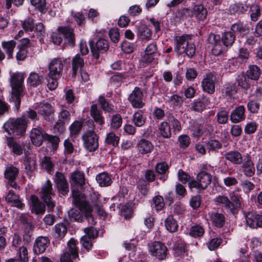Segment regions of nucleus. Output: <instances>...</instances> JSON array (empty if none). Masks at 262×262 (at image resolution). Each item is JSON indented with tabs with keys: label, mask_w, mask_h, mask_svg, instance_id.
Returning a JSON list of instances; mask_svg holds the SVG:
<instances>
[{
	"label": "nucleus",
	"mask_w": 262,
	"mask_h": 262,
	"mask_svg": "<svg viewBox=\"0 0 262 262\" xmlns=\"http://www.w3.org/2000/svg\"><path fill=\"white\" fill-rule=\"evenodd\" d=\"M122 123V118L120 114H115L112 116L110 123L112 128L117 129L121 126Z\"/></svg>",
	"instance_id": "obj_56"
},
{
	"label": "nucleus",
	"mask_w": 262,
	"mask_h": 262,
	"mask_svg": "<svg viewBox=\"0 0 262 262\" xmlns=\"http://www.w3.org/2000/svg\"><path fill=\"white\" fill-rule=\"evenodd\" d=\"M59 33L63 34L64 38L71 46H73L75 42V36L74 30L68 26H61L58 28Z\"/></svg>",
	"instance_id": "obj_20"
},
{
	"label": "nucleus",
	"mask_w": 262,
	"mask_h": 262,
	"mask_svg": "<svg viewBox=\"0 0 262 262\" xmlns=\"http://www.w3.org/2000/svg\"><path fill=\"white\" fill-rule=\"evenodd\" d=\"M27 121L24 116L14 119H10L3 125L6 132L9 135H22L25 133Z\"/></svg>",
	"instance_id": "obj_3"
},
{
	"label": "nucleus",
	"mask_w": 262,
	"mask_h": 262,
	"mask_svg": "<svg viewBox=\"0 0 262 262\" xmlns=\"http://www.w3.org/2000/svg\"><path fill=\"white\" fill-rule=\"evenodd\" d=\"M83 126V122L80 121H75L70 126L69 129L71 136H76L81 131Z\"/></svg>",
	"instance_id": "obj_54"
},
{
	"label": "nucleus",
	"mask_w": 262,
	"mask_h": 262,
	"mask_svg": "<svg viewBox=\"0 0 262 262\" xmlns=\"http://www.w3.org/2000/svg\"><path fill=\"white\" fill-rule=\"evenodd\" d=\"M247 77L244 73H241L237 75L236 78V81L238 85L244 89L247 90L250 88V84L247 80Z\"/></svg>",
	"instance_id": "obj_53"
},
{
	"label": "nucleus",
	"mask_w": 262,
	"mask_h": 262,
	"mask_svg": "<svg viewBox=\"0 0 262 262\" xmlns=\"http://www.w3.org/2000/svg\"><path fill=\"white\" fill-rule=\"evenodd\" d=\"M235 40V35L232 32L228 31L224 33L222 35L221 41L224 46L231 47Z\"/></svg>",
	"instance_id": "obj_48"
},
{
	"label": "nucleus",
	"mask_w": 262,
	"mask_h": 262,
	"mask_svg": "<svg viewBox=\"0 0 262 262\" xmlns=\"http://www.w3.org/2000/svg\"><path fill=\"white\" fill-rule=\"evenodd\" d=\"M18 174V169L14 166L8 167L5 171V178L8 180H14Z\"/></svg>",
	"instance_id": "obj_52"
},
{
	"label": "nucleus",
	"mask_w": 262,
	"mask_h": 262,
	"mask_svg": "<svg viewBox=\"0 0 262 262\" xmlns=\"http://www.w3.org/2000/svg\"><path fill=\"white\" fill-rule=\"evenodd\" d=\"M217 121L220 124H225L228 122L229 113L224 110L219 111L216 114Z\"/></svg>",
	"instance_id": "obj_63"
},
{
	"label": "nucleus",
	"mask_w": 262,
	"mask_h": 262,
	"mask_svg": "<svg viewBox=\"0 0 262 262\" xmlns=\"http://www.w3.org/2000/svg\"><path fill=\"white\" fill-rule=\"evenodd\" d=\"M196 179L201 184L202 189H205L210 184L212 176L205 171H201L198 174Z\"/></svg>",
	"instance_id": "obj_30"
},
{
	"label": "nucleus",
	"mask_w": 262,
	"mask_h": 262,
	"mask_svg": "<svg viewBox=\"0 0 262 262\" xmlns=\"http://www.w3.org/2000/svg\"><path fill=\"white\" fill-rule=\"evenodd\" d=\"M72 75L75 76L78 70H80L84 64L83 59L79 54H76L72 59Z\"/></svg>",
	"instance_id": "obj_37"
},
{
	"label": "nucleus",
	"mask_w": 262,
	"mask_h": 262,
	"mask_svg": "<svg viewBox=\"0 0 262 262\" xmlns=\"http://www.w3.org/2000/svg\"><path fill=\"white\" fill-rule=\"evenodd\" d=\"M155 168L156 173L161 175L159 179L164 182L167 179V176L165 174L168 169V164L164 162L158 163L156 164Z\"/></svg>",
	"instance_id": "obj_38"
},
{
	"label": "nucleus",
	"mask_w": 262,
	"mask_h": 262,
	"mask_svg": "<svg viewBox=\"0 0 262 262\" xmlns=\"http://www.w3.org/2000/svg\"><path fill=\"white\" fill-rule=\"evenodd\" d=\"M63 64L61 59L54 58L49 64V73L51 76L61 77L63 70Z\"/></svg>",
	"instance_id": "obj_14"
},
{
	"label": "nucleus",
	"mask_w": 262,
	"mask_h": 262,
	"mask_svg": "<svg viewBox=\"0 0 262 262\" xmlns=\"http://www.w3.org/2000/svg\"><path fill=\"white\" fill-rule=\"evenodd\" d=\"M241 191L239 188H236L229 193L231 213L233 214H236L238 212L243 203Z\"/></svg>",
	"instance_id": "obj_7"
},
{
	"label": "nucleus",
	"mask_w": 262,
	"mask_h": 262,
	"mask_svg": "<svg viewBox=\"0 0 262 262\" xmlns=\"http://www.w3.org/2000/svg\"><path fill=\"white\" fill-rule=\"evenodd\" d=\"M32 212L36 214L42 213L45 211V206L35 196L32 195L31 197Z\"/></svg>",
	"instance_id": "obj_27"
},
{
	"label": "nucleus",
	"mask_w": 262,
	"mask_h": 262,
	"mask_svg": "<svg viewBox=\"0 0 262 262\" xmlns=\"http://www.w3.org/2000/svg\"><path fill=\"white\" fill-rule=\"evenodd\" d=\"M164 225L166 230L171 233L176 232L179 227L177 221L171 215H169L165 219Z\"/></svg>",
	"instance_id": "obj_40"
},
{
	"label": "nucleus",
	"mask_w": 262,
	"mask_h": 262,
	"mask_svg": "<svg viewBox=\"0 0 262 262\" xmlns=\"http://www.w3.org/2000/svg\"><path fill=\"white\" fill-rule=\"evenodd\" d=\"M60 78L53 75L51 76L48 74L47 78V86L50 90H54L57 88L58 84V80Z\"/></svg>",
	"instance_id": "obj_60"
},
{
	"label": "nucleus",
	"mask_w": 262,
	"mask_h": 262,
	"mask_svg": "<svg viewBox=\"0 0 262 262\" xmlns=\"http://www.w3.org/2000/svg\"><path fill=\"white\" fill-rule=\"evenodd\" d=\"M138 151L142 155L150 153L153 149L154 145L151 142L146 139L140 140L137 145Z\"/></svg>",
	"instance_id": "obj_23"
},
{
	"label": "nucleus",
	"mask_w": 262,
	"mask_h": 262,
	"mask_svg": "<svg viewBox=\"0 0 262 262\" xmlns=\"http://www.w3.org/2000/svg\"><path fill=\"white\" fill-rule=\"evenodd\" d=\"M224 157L227 161L235 165L242 163L243 157L241 154L237 150H232L226 152Z\"/></svg>",
	"instance_id": "obj_24"
},
{
	"label": "nucleus",
	"mask_w": 262,
	"mask_h": 262,
	"mask_svg": "<svg viewBox=\"0 0 262 262\" xmlns=\"http://www.w3.org/2000/svg\"><path fill=\"white\" fill-rule=\"evenodd\" d=\"M7 143L14 154L19 156L23 154V148L21 145L17 142L14 139L8 138Z\"/></svg>",
	"instance_id": "obj_36"
},
{
	"label": "nucleus",
	"mask_w": 262,
	"mask_h": 262,
	"mask_svg": "<svg viewBox=\"0 0 262 262\" xmlns=\"http://www.w3.org/2000/svg\"><path fill=\"white\" fill-rule=\"evenodd\" d=\"M90 45L93 56L96 59L99 57L100 52L107 51L109 48L108 41L103 38L99 39L95 46L93 45V41H90Z\"/></svg>",
	"instance_id": "obj_12"
},
{
	"label": "nucleus",
	"mask_w": 262,
	"mask_h": 262,
	"mask_svg": "<svg viewBox=\"0 0 262 262\" xmlns=\"http://www.w3.org/2000/svg\"><path fill=\"white\" fill-rule=\"evenodd\" d=\"M222 147V144L217 140L211 139L206 143V148L209 151H216Z\"/></svg>",
	"instance_id": "obj_62"
},
{
	"label": "nucleus",
	"mask_w": 262,
	"mask_h": 262,
	"mask_svg": "<svg viewBox=\"0 0 262 262\" xmlns=\"http://www.w3.org/2000/svg\"><path fill=\"white\" fill-rule=\"evenodd\" d=\"M43 80V78L42 76L35 72H32L30 73L27 82L30 86L37 87L42 83Z\"/></svg>",
	"instance_id": "obj_29"
},
{
	"label": "nucleus",
	"mask_w": 262,
	"mask_h": 262,
	"mask_svg": "<svg viewBox=\"0 0 262 262\" xmlns=\"http://www.w3.org/2000/svg\"><path fill=\"white\" fill-rule=\"evenodd\" d=\"M71 178L73 182L80 188H83L86 184L84 173L82 171L73 172L71 173Z\"/></svg>",
	"instance_id": "obj_26"
},
{
	"label": "nucleus",
	"mask_w": 262,
	"mask_h": 262,
	"mask_svg": "<svg viewBox=\"0 0 262 262\" xmlns=\"http://www.w3.org/2000/svg\"><path fill=\"white\" fill-rule=\"evenodd\" d=\"M2 46L7 54L9 58H13V50L16 46V42L13 40L9 41H3Z\"/></svg>",
	"instance_id": "obj_43"
},
{
	"label": "nucleus",
	"mask_w": 262,
	"mask_h": 262,
	"mask_svg": "<svg viewBox=\"0 0 262 262\" xmlns=\"http://www.w3.org/2000/svg\"><path fill=\"white\" fill-rule=\"evenodd\" d=\"M151 30L145 25H140L138 28L137 36L143 40H148L151 36Z\"/></svg>",
	"instance_id": "obj_35"
},
{
	"label": "nucleus",
	"mask_w": 262,
	"mask_h": 262,
	"mask_svg": "<svg viewBox=\"0 0 262 262\" xmlns=\"http://www.w3.org/2000/svg\"><path fill=\"white\" fill-rule=\"evenodd\" d=\"M71 14L72 18L79 27H83L85 25L86 17L83 12H74L72 11Z\"/></svg>",
	"instance_id": "obj_47"
},
{
	"label": "nucleus",
	"mask_w": 262,
	"mask_h": 262,
	"mask_svg": "<svg viewBox=\"0 0 262 262\" xmlns=\"http://www.w3.org/2000/svg\"><path fill=\"white\" fill-rule=\"evenodd\" d=\"M150 254L159 259H164L166 256L167 247L162 243L154 242L148 245Z\"/></svg>",
	"instance_id": "obj_9"
},
{
	"label": "nucleus",
	"mask_w": 262,
	"mask_h": 262,
	"mask_svg": "<svg viewBox=\"0 0 262 262\" xmlns=\"http://www.w3.org/2000/svg\"><path fill=\"white\" fill-rule=\"evenodd\" d=\"M77 241L71 238L68 243V248L66 253H69L73 258L78 256V249L77 247Z\"/></svg>",
	"instance_id": "obj_45"
},
{
	"label": "nucleus",
	"mask_w": 262,
	"mask_h": 262,
	"mask_svg": "<svg viewBox=\"0 0 262 262\" xmlns=\"http://www.w3.org/2000/svg\"><path fill=\"white\" fill-rule=\"evenodd\" d=\"M260 75V69L258 66L256 65L249 66L248 70L246 72L247 77L253 80H258Z\"/></svg>",
	"instance_id": "obj_41"
},
{
	"label": "nucleus",
	"mask_w": 262,
	"mask_h": 262,
	"mask_svg": "<svg viewBox=\"0 0 262 262\" xmlns=\"http://www.w3.org/2000/svg\"><path fill=\"white\" fill-rule=\"evenodd\" d=\"M183 102V98L177 94L172 95L170 97V103L173 108H180Z\"/></svg>",
	"instance_id": "obj_64"
},
{
	"label": "nucleus",
	"mask_w": 262,
	"mask_h": 262,
	"mask_svg": "<svg viewBox=\"0 0 262 262\" xmlns=\"http://www.w3.org/2000/svg\"><path fill=\"white\" fill-rule=\"evenodd\" d=\"M96 180L100 187H107L112 183L110 175L105 172L98 174L96 177Z\"/></svg>",
	"instance_id": "obj_31"
},
{
	"label": "nucleus",
	"mask_w": 262,
	"mask_h": 262,
	"mask_svg": "<svg viewBox=\"0 0 262 262\" xmlns=\"http://www.w3.org/2000/svg\"><path fill=\"white\" fill-rule=\"evenodd\" d=\"M193 16L199 21L204 20L207 16V9L202 5H197L193 8Z\"/></svg>",
	"instance_id": "obj_33"
},
{
	"label": "nucleus",
	"mask_w": 262,
	"mask_h": 262,
	"mask_svg": "<svg viewBox=\"0 0 262 262\" xmlns=\"http://www.w3.org/2000/svg\"><path fill=\"white\" fill-rule=\"evenodd\" d=\"M231 30L233 32L245 35L249 33L250 30L249 25L244 22L238 21L233 24L231 26Z\"/></svg>",
	"instance_id": "obj_28"
},
{
	"label": "nucleus",
	"mask_w": 262,
	"mask_h": 262,
	"mask_svg": "<svg viewBox=\"0 0 262 262\" xmlns=\"http://www.w3.org/2000/svg\"><path fill=\"white\" fill-rule=\"evenodd\" d=\"M247 6L243 3H233L230 5L229 11L231 14L239 15L247 11Z\"/></svg>",
	"instance_id": "obj_32"
},
{
	"label": "nucleus",
	"mask_w": 262,
	"mask_h": 262,
	"mask_svg": "<svg viewBox=\"0 0 262 262\" xmlns=\"http://www.w3.org/2000/svg\"><path fill=\"white\" fill-rule=\"evenodd\" d=\"M217 82L215 75L212 73H208L203 76L201 82L203 90L212 94L215 92V85Z\"/></svg>",
	"instance_id": "obj_8"
},
{
	"label": "nucleus",
	"mask_w": 262,
	"mask_h": 262,
	"mask_svg": "<svg viewBox=\"0 0 262 262\" xmlns=\"http://www.w3.org/2000/svg\"><path fill=\"white\" fill-rule=\"evenodd\" d=\"M214 201L217 205H222L226 210L231 213L230 199L228 196L219 195L215 197Z\"/></svg>",
	"instance_id": "obj_42"
},
{
	"label": "nucleus",
	"mask_w": 262,
	"mask_h": 262,
	"mask_svg": "<svg viewBox=\"0 0 262 262\" xmlns=\"http://www.w3.org/2000/svg\"><path fill=\"white\" fill-rule=\"evenodd\" d=\"M210 221L217 227H222L225 222L224 215L222 213L217 212L212 213L210 215Z\"/></svg>",
	"instance_id": "obj_44"
},
{
	"label": "nucleus",
	"mask_w": 262,
	"mask_h": 262,
	"mask_svg": "<svg viewBox=\"0 0 262 262\" xmlns=\"http://www.w3.org/2000/svg\"><path fill=\"white\" fill-rule=\"evenodd\" d=\"M191 35L183 34L175 36L174 40V51L179 55L186 54L188 57H192L195 52V47L191 40Z\"/></svg>",
	"instance_id": "obj_2"
},
{
	"label": "nucleus",
	"mask_w": 262,
	"mask_h": 262,
	"mask_svg": "<svg viewBox=\"0 0 262 262\" xmlns=\"http://www.w3.org/2000/svg\"><path fill=\"white\" fill-rule=\"evenodd\" d=\"M237 90V86L235 83H227L224 85L223 89V95L227 98H231L232 96L236 93Z\"/></svg>",
	"instance_id": "obj_34"
},
{
	"label": "nucleus",
	"mask_w": 262,
	"mask_h": 262,
	"mask_svg": "<svg viewBox=\"0 0 262 262\" xmlns=\"http://www.w3.org/2000/svg\"><path fill=\"white\" fill-rule=\"evenodd\" d=\"M90 115L98 124L102 125L104 123V118L102 116V111L98 108L97 104H94L91 105Z\"/></svg>",
	"instance_id": "obj_25"
},
{
	"label": "nucleus",
	"mask_w": 262,
	"mask_h": 262,
	"mask_svg": "<svg viewBox=\"0 0 262 262\" xmlns=\"http://www.w3.org/2000/svg\"><path fill=\"white\" fill-rule=\"evenodd\" d=\"M24 79V74L23 73H14L10 75V82L12 89L10 100L14 103L17 109L19 107L21 97L23 96Z\"/></svg>",
	"instance_id": "obj_1"
},
{
	"label": "nucleus",
	"mask_w": 262,
	"mask_h": 262,
	"mask_svg": "<svg viewBox=\"0 0 262 262\" xmlns=\"http://www.w3.org/2000/svg\"><path fill=\"white\" fill-rule=\"evenodd\" d=\"M204 129V124L198 123H194L191 128L193 136L196 138L201 137L203 134Z\"/></svg>",
	"instance_id": "obj_57"
},
{
	"label": "nucleus",
	"mask_w": 262,
	"mask_h": 262,
	"mask_svg": "<svg viewBox=\"0 0 262 262\" xmlns=\"http://www.w3.org/2000/svg\"><path fill=\"white\" fill-rule=\"evenodd\" d=\"M84 146L89 151L96 150L99 146L98 137L93 130H87L82 136Z\"/></svg>",
	"instance_id": "obj_5"
},
{
	"label": "nucleus",
	"mask_w": 262,
	"mask_h": 262,
	"mask_svg": "<svg viewBox=\"0 0 262 262\" xmlns=\"http://www.w3.org/2000/svg\"><path fill=\"white\" fill-rule=\"evenodd\" d=\"M21 25L26 31L32 32L34 28V20L30 17L27 18L23 21H21Z\"/></svg>",
	"instance_id": "obj_61"
},
{
	"label": "nucleus",
	"mask_w": 262,
	"mask_h": 262,
	"mask_svg": "<svg viewBox=\"0 0 262 262\" xmlns=\"http://www.w3.org/2000/svg\"><path fill=\"white\" fill-rule=\"evenodd\" d=\"M39 115L42 117L44 120L52 122L54 120V109L48 102H42L37 104L35 107Z\"/></svg>",
	"instance_id": "obj_6"
},
{
	"label": "nucleus",
	"mask_w": 262,
	"mask_h": 262,
	"mask_svg": "<svg viewBox=\"0 0 262 262\" xmlns=\"http://www.w3.org/2000/svg\"><path fill=\"white\" fill-rule=\"evenodd\" d=\"M16 250L17 260L19 262H28V251L26 247L21 246L18 249H16Z\"/></svg>",
	"instance_id": "obj_46"
},
{
	"label": "nucleus",
	"mask_w": 262,
	"mask_h": 262,
	"mask_svg": "<svg viewBox=\"0 0 262 262\" xmlns=\"http://www.w3.org/2000/svg\"><path fill=\"white\" fill-rule=\"evenodd\" d=\"M251 20L256 21L261 15L260 6L257 4H252L250 7Z\"/></svg>",
	"instance_id": "obj_49"
},
{
	"label": "nucleus",
	"mask_w": 262,
	"mask_h": 262,
	"mask_svg": "<svg viewBox=\"0 0 262 262\" xmlns=\"http://www.w3.org/2000/svg\"><path fill=\"white\" fill-rule=\"evenodd\" d=\"M24 165L27 174L31 178L36 168L35 160L32 157H27L24 161Z\"/></svg>",
	"instance_id": "obj_39"
},
{
	"label": "nucleus",
	"mask_w": 262,
	"mask_h": 262,
	"mask_svg": "<svg viewBox=\"0 0 262 262\" xmlns=\"http://www.w3.org/2000/svg\"><path fill=\"white\" fill-rule=\"evenodd\" d=\"M204 233V228L199 225H195L192 226L189 231V235L194 237H201Z\"/></svg>",
	"instance_id": "obj_55"
},
{
	"label": "nucleus",
	"mask_w": 262,
	"mask_h": 262,
	"mask_svg": "<svg viewBox=\"0 0 262 262\" xmlns=\"http://www.w3.org/2000/svg\"><path fill=\"white\" fill-rule=\"evenodd\" d=\"M132 121L136 126H142L145 123V118L143 117V112L141 111L135 112L133 115Z\"/></svg>",
	"instance_id": "obj_50"
},
{
	"label": "nucleus",
	"mask_w": 262,
	"mask_h": 262,
	"mask_svg": "<svg viewBox=\"0 0 262 262\" xmlns=\"http://www.w3.org/2000/svg\"><path fill=\"white\" fill-rule=\"evenodd\" d=\"M245 107L243 105L238 106L231 112L230 115V119L234 123L241 122L245 119Z\"/></svg>",
	"instance_id": "obj_16"
},
{
	"label": "nucleus",
	"mask_w": 262,
	"mask_h": 262,
	"mask_svg": "<svg viewBox=\"0 0 262 262\" xmlns=\"http://www.w3.org/2000/svg\"><path fill=\"white\" fill-rule=\"evenodd\" d=\"M143 93L138 87H135L129 94L128 99L134 108H142L145 103L143 101Z\"/></svg>",
	"instance_id": "obj_10"
},
{
	"label": "nucleus",
	"mask_w": 262,
	"mask_h": 262,
	"mask_svg": "<svg viewBox=\"0 0 262 262\" xmlns=\"http://www.w3.org/2000/svg\"><path fill=\"white\" fill-rule=\"evenodd\" d=\"M161 136L165 138H168L171 136V129L169 124L165 121L161 122L159 126Z\"/></svg>",
	"instance_id": "obj_51"
},
{
	"label": "nucleus",
	"mask_w": 262,
	"mask_h": 262,
	"mask_svg": "<svg viewBox=\"0 0 262 262\" xmlns=\"http://www.w3.org/2000/svg\"><path fill=\"white\" fill-rule=\"evenodd\" d=\"M79 210L72 209L69 212V216L71 221H75L78 222H81L83 221V216Z\"/></svg>",
	"instance_id": "obj_59"
},
{
	"label": "nucleus",
	"mask_w": 262,
	"mask_h": 262,
	"mask_svg": "<svg viewBox=\"0 0 262 262\" xmlns=\"http://www.w3.org/2000/svg\"><path fill=\"white\" fill-rule=\"evenodd\" d=\"M53 180L60 194L65 195L69 192V185L63 173L57 171L54 176Z\"/></svg>",
	"instance_id": "obj_11"
},
{
	"label": "nucleus",
	"mask_w": 262,
	"mask_h": 262,
	"mask_svg": "<svg viewBox=\"0 0 262 262\" xmlns=\"http://www.w3.org/2000/svg\"><path fill=\"white\" fill-rule=\"evenodd\" d=\"M41 199L47 206L49 211H52L55 206V193L51 181L48 179L42 186L40 191Z\"/></svg>",
	"instance_id": "obj_4"
},
{
	"label": "nucleus",
	"mask_w": 262,
	"mask_h": 262,
	"mask_svg": "<svg viewBox=\"0 0 262 262\" xmlns=\"http://www.w3.org/2000/svg\"><path fill=\"white\" fill-rule=\"evenodd\" d=\"M241 164L242 171L245 176L251 177L254 174V165L249 156H247L246 160L245 159L244 162L242 161V163Z\"/></svg>",
	"instance_id": "obj_22"
},
{
	"label": "nucleus",
	"mask_w": 262,
	"mask_h": 262,
	"mask_svg": "<svg viewBox=\"0 0 262 262\" xmlns=\"http://www.w3.org/2000/svg\"><path fill=\"white\" fill-rule=\"evenodd\" d=\"M49 240L47 237L40 236L36 239L33 246L35 254H39L44 252L49 245Z\"/></svg>",
	"instance_id": "obj_19"
},
{
	"label": "nucleus",
	"mask_w": 262,
	"mask_h": 262,
	"mask_svg": "<svg viewBox=\"0 0 262 262\" xmlns=\"http://www.w3.org/2000/svg\"><path fill=\"white\" fill-rule=\"evenodd\" d=\"M31 4L39 12L44 13L47 10L46 0H30Z\"/></svg>",
	"instance_id": "obj_58"
},
{
	"label": "nucleus",
	"mask_w": 262,
	"mask_h": 262,
	"mask_svg": "<svg viewBox=\"0 0 262 262\" xmlns=\"http://www.w3.org/2000/svg\"><path fill=\"white\" fill-rule=\"evenodd\" d=\"M171 241L173 244V250L178 256L184 257L186 255L185 245L184 241L179 236H173Z\"/></svg>",
	"instance_id": "obj_17"
},
{
	"label": "nucleus",
	"mask_w": 262,
	"mask_h": 262,
	"mask_svg": "<svg viewBox=\"0 0 262 262\" xmlns=\"http://www.w3.org/2000/svg\"><path fill=\"white\" fill-rule=\"evenodd\" d=\"M30 137L32 143L34 145L39 146L42 144L43 141L45 139V134H43L41 127L34 128L31 131Z\"/></svg>",
	"instance_id": "obj_18"
},
{
	"label": "nucleus",
	"mask_w": 262,
	"mask_h": 262,
	"mask_svg": "<svg viewBox=\"0 0 262 262\" xmlns=\"http://www.w3.org/2000/svg\"><path fill=\"white\" fill-rule=\"evenodd\" d=\"M73 202L81 212L85 210L87 207H91L86 201L84 196L78 190L73 191Z\"/></svg>",
	"instance_id": "obj_15"
},
{
	"label": "nucleus",
	"mask_w": 262,
	"mask_h": 262,
	"mask_svg": "<svg viewBox=\"0 0 262 262\" xmlns=\"http://www.w3.org/2000/svg\"><path fill=\"white\" fill-rule=\"evenodd\" d=\"M5 199L6 201L10 203L13 207L23 209L25 206V204L23 203L20 199L19 195L16 194L12 190H9Z\"/></svg>",
	"instance_id": "obj_21"
},
{
	"label": "nucleus",
	"mask_w": 262,
	"mask_h": 262,
	"mask_svg": "<svg viewBox=\"0 0 262 262\" xmlns=\"http://www.w3.org/2000/svg\"><path fill=\"white\" fill-rule=\"evenodd\" d=\"M247 226L252 229L262 228V215L252 212L245 213Z\"/></svg>",
	"instance_id": "obj_13"
}]
</instances>
